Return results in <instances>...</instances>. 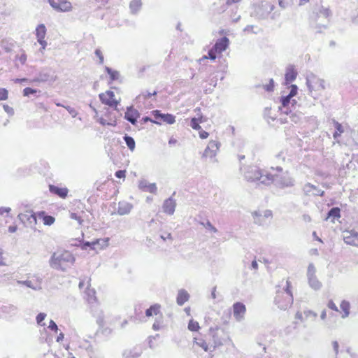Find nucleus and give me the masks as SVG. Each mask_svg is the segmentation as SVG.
I'll return each instance as SVG.
<instances>
[{"label": "nucleus", "mask_w": 358, "mask_h": 358, "mask_svg": "<svg viewBox=\"0 0 358 358\" xmlns=\"http://www.w3.org/2000/svg\"><path fill=\"white\" fill-rule=\"evenodd\" d=\"M75 257L68 250L55 252L50 259V266L56 270L65 271L75 262Z\"/></svg>", "instance_id": "1"}, {"label": "nucleus", "mask_w": 358, "mask_h": 358, "mask_svg": "<svg viewBox=\"0 0 358 358\" xmlns=\"http://www.w3.org/2000/svg\"><path fill=\"white\" fill-rule=\"evenodd\" d=\"M240 170L243 173L245 179L248 182H257L264 185H269L270 180L268 177V171L262 169L257 166H247L244 168L240 166Z\"/></svg>", "instance_id": "2"}, {"label": "nucleus", "mask_w": 358, "mask_h": 358, "mask_svg": "<svg viewBox=\"0 0 358 358\" xmlns=\"http://www.w3.org/2000/svg\"><path fill=\"white\" fill-rule=\"evenodd\" d=\"M289 92L286 95H282L280 97V106L279 110L282 114L289 115L292 110H296L299 107L297 101L293 99L298 93V87L296 85H291L289 87Z\"/></svg>", "instance_id": "3"}, {"label": "nucleus", "mask_w": 358, "mask_h": 358, "mask_svg": "<svg viewBox=\"0 0 358 358\" xmlns=\"http://www.w3.org/2000/svg\"><path fill=\"white\" fill-rule=\"evenodd\" d=\"M331 12L328 8L321 7L319 12L313 13L310 18V27L316 33H322L328 26V17Z\"/></svg>", "instance_id": "4"}, {"label": "nucleus", "mask_w": 358, "mask_h": 358, "mask_svg": "<svg viewBox=\"0 0 358 358\" xmlns=\"http://www.w3.org/2000/svg\"><path fill=\"white\" fill-rule=\"evenodd\" d=\"M274 302L281 310H287L293 303L291 282L288 280L286 281V286L282 290L276 291Z\"/></svg>", "instance_id": "5"}, {"label": "nucleus", "mask_w": 358, "mask_h": 358, "mask_svg": "<svg viewBox=\"0 0 358 358\" xmlns=\"http://www.w3.org/2000/svg\"><path fill=\"white\" fill-rule=\"evenodd\" d=\"M275 6L273 4L264 1L260 3L253 4L250 16L258 20H266L273 10Z\"/></svg>", "instance_id": "6"}, {"label": "nucleus", "mask_w": 358, "mask_h": 358, "mask_svg": "<svg viewBox=\"0 0 358 358\" xmlns=\"http://www.w3.org/2000/svg\"><path fill=\"white\" fill-rule=\"evenodd\" d=\"M268 177L271 180L269 185L273 183L276 187L280 189L293 187L295 183L294 179L289 175L288 171L275 175L268 172Z\"/></svg>", "instance_id": "7"}, {"label": "nucleus", "mask_w": 358, "mask_h": 358, "mask_svg": "<svg viewBox=\"0 0 358 358\" xmlns=\"http://www.w3.org/2000/svg\"><path fill=\"white\" fill-rule=\"evenodd\" d=\"M57 79V76L55 71L50 68H43L35 76L31 82L33 83H52Z\"/></svg>", "instance_id": "8"}, {"label": "nucleus", "mask_w": 358, "mask_h": 358, "mask_svg": "<svg viewBox=\"0 0 358 358\" xmlns=\"http://www.w3.org/2000/svg\"><path fill=\"white\" fill-rule=\"evenodd\" d=\"M99 97L102 103L115 109H117V106L120 103L119 101L115 99V94L111 90H107L105 93L99 94Z\"/></svg>", "instance_id": "9"}, {"label": "nucleus", "mask_w": 358, "mask_h": 358, "mask_svg": "<svg viewBox=\"0 0 358 358\" xmlns=\"http://www.w3.org/2000/svg\"><path fill=\"white\" fill-rule=\"evenodd\" d=\"M307 277L308 284L311 288L318 290L321 288L322 284L315 276V268L313 264H310L308 267Z\"/></svg>", "instance_id": "10"}, {"label": "nucleus", "mask_w": 358, "mask_h": 358, "mask_svg": "<svg viewBox=\"0 0 358 358\" xmlns=\"http://www.w3.org/2000/svg\"><path fill=\"white\" fill-rule=\"evenodd\" d=\"M342 236L346 244L358 247V231L355 229L345 230Z\"/></svg>", "instance_id": "11"}, {"label": "nucleus", "mask_w": 358, "mask_h": 358, "mask_svg": "<svg viewBox=\"0 0 358 358\" xmlns=\"http://www.w3.org/2000/svg\"><path fill=\"white\" fill-rule=\"evenodd\" d=\"M52 8L59 12H68L72 8L71 3L66 0H48Z\"/></svg>", "instance_id": "12"}, {"label": "nucleus", "mask_w": 358, "mask_h": 358, "mask_svg": "<svg viewBox=\"0 0 358 358\" xmlns=\"http://www.w3.org/2000/svg\"><path fill=\"white\" fill-rule=\"evenodd\" d=\"M240 1L241 0H218L213 3V10L217 13L221 14L226 11L229 6Z\"/></svg>", "instance_id": "13"}, {"label": "nucleus", "mask_w": 358, "mask_h": 358, "mask_svg": "<svg viewBox=\"0 0 358 358\" xmlns=\"http://www.w3.org/2000/svg\"><path fill=\"white\" fill-rule=\"evenodd\" d=\"M152 114L157 121L160 120L169 124H173L176 122L175 115L170 113H162L159 110H154L152 111Z\"/></svg>", "instance_id": "14"}, {"label": "nucleus", "mask_w": 358, "mask_h": 358, "mask_svg": "<svg viewBox=\"0 0 358 358\" xmlns=\"http://www.w3.org/2000/svg\"><path fill=\"white\" fill-rule=\"evenodd\" d=\"M140 115L141 114L138 110L134 108L133 106H130L127 107L124 118L129 122L132 125H136Z\"/></svg>", "instance_id": "15"}, {"label": "nucleus", "mask_w": 358, "mask_h": 358, "mask_svg": "<svg viewBox=\"0 0 358 358\" xmlns=\"http://www.w3.org/2000/svg\"><path fill=\"white\" fill-rule=\"evenodd\" d=\"M246 312V307L242 302H236L233 304V315L238 322L244 318Z\"/></svg>", "instance_id": "16"}, {"label": "nucleus", "mask_w": 358, "mask_h": 358, "mask_svg": "<svg viewBox=\"0 0 358 358\" xmlns=\"http://www.w3.org/2000/svg\"><path fill=\"white\" fill-rule=\"evenodd\" d=\"M298 75L297 71L294 69V66L290 65L289 66L287 69L285 74V81H284V85L287 86V87L289 89V87L292 85V83L294 81L296 78V76Z\"/></svg>", "instance_id": "17"}, {"label": "nucleus", "mask_w": 358, "mask_h": 358, "mask_svg": "<svg viewBox=\"0 0 358 358\" xmlns=\"http://www.w3.org/2000/svg\"><path fill=\"white\" fill-rule=\"evenodd\" d=\"M229 45V39L227 36H223L218 38L215 43L213 45V50L217 51L219 54H222L225 51Z\"/></svg>", "instance_id": "18"}, {"label": "nucleus", "mask_w": 358, "mask_h": 358, "mask_svg": "<svg viewBox=\"0 0 358 358\" xmlns=\"http://www.w3.org/2000/svg\"><path fill=\"white\" fill-rule=\"evenodd\" d=\"M310 78H312V80L309 78H306V85L308 88L310 93L312 92L313 89V85L311 84L312 83H315L317 85V90H324L325 89V86H324L325 82L323 79L318 78L314 75H312Z\"/></svg>", "instance_id": "19"}, {"label": "nucleus", "mask_w": 358, "mask_h": 358, "mask_svg": "<svg viewBox=\"0 0 358 358\" xmlns=\"http://www.w3.org/2000/svg\"><path fill=\"white\" fill-rule=\"evenodd\" d=\"M176 202L172 196L166 199L162 205L163 211L168 215H173L175 212Z\"/></svg>", "instance_id": "20"}, {"label": "nucleus", "mask_w": 358, "mask_h": 358, "mask_svg": "<svg viewBox=\"0 0 358 358\" xmlns=\"http://www.w3.org/2000/svg\"><path fill=\"white\" fill-rule=\"evenodd\" d=\"M17 307L13 304H6L0 307V313L4 317H13L17 313Z\"/></svg>", "instance_id": "21"}, {"label": "nucleus", "mask_w": 358, "mask_h": 358, "mask_svg": "<svg viewBox=\"0 0 358 358\" xmlns=\"http://www.w3.org/2000/svg\"><path fill=\"white\" fill-rule=\"evenodd\" d=\"M143 350L141 347L135 346L131 349H126L122 352L123 358H138L142 354Z\"/></svg>", "instance_id": "22"}, {"label": "nucleus", "mask_w": 358, "mask_h": 358, "mask_svg": "<svg viewBox=\"0 0 358 358\" xmlns=\"http://www.w3.org/2000/svg\"><path fill=\"white\" fill-rule=\"evenodd\" d=\"M49 190L50 193L57 195L62 199H65L67 195L69 190L66 187H59L58 186H55L54 185H49Z\"/></svg>", "instance_id": "23"}, {"label": "nucleus", "mask_w": 358, "mask_h": 358, "mask_svg": "<svg viewBox=\"0 0 358 358\" xmlns=\"http://www.w3.org/2000/svg\"><path fill=\"white\" fill-rule=\"evenodd\" d=\"M41 280L42 279H37V282L34 283L31 280H18L17 282L18 285H24L27 287L31 288L34 290H41L42 289L41 287Z\"/></svg>", "instance_id": "24"}, {"label": "nucleus", "mask_w": 358, "mask_h": 358, "mask_svg": "<svg viewBox=\"0 0 358 358\" xmlns=\"http://www.w3.org/2000/svg\"><path fill=\"white\" fill-rule=\"evenodd\" d=\"M132 208H133V206L128 202H125V201L119 202L117 213L120 215H127L130 213Z\"/></svg>", "instance_id": "25"}, {"label": "nucleus", "mask_w": 358, "mask_h": 358, "mask_svg": "<svg viewBox=\"0 0 358 358\" xmlns=\"http://www.w3.org/2000/svg\"><path fill=\"white\" fill-rule=\"evenodd\" d=\"M341 217V208L339 207H333L329 210L325 220L331 219V222H334L336 219Z\"/></svg>", "instance_id": "26"}, {"label": "nucleus", "mask_w": 358, "mask_h": 358, "mask_svg": "<svg viewBox=\"0 0 358 358\" xmlns=\"http://www.w3.org/2000/svg\"><path fill=\"white\" fill-rule=\"evenodd\" d=\"M189 294L185 289H180L178 291L176 302L178 306H182L186 301H188Z\"/></svg>", "instance_id": "27"}, {"label": "nucleus", "mask_w": 358, "mask_h": 358, "mask_svg": "<svg viewBox=\"0 0 358 358\" xmlns=\"http://www.w3.org/2000/svg\"><path fill=\"white\" fill-rule=\"evenodd\" d=\"M38 215L43 220V224L47 226L52 225L55 221V219L53 216L47 215L45 211L38 212Z\"/></svg>", "instance_id": "28"}, {"label": "nucleus", "mask_w": 358, "mask_h": 358, "mask_svg": "<svg viewBox=\"0 0 358 358\" xmlns=\"http://www.w3.org/2000/svg\"><path fill=\"white\" fill-rule=\"evenodd\" d=\"M142 7L141 0H131L129 3L130 12L133 15L137 14Z\"/></svg>", "instance_id": "29"}, {"label": "nucleus", "mask_w": 358, "mask_h": 358, "mask_svg": "<svg viewBox=\"0 0 358 358\" xmlns=\"http://www.w3.org/2000/svg\"><path fill=\"white\" fill-rule=\"evenodd\" d=\"M289 119L291 120V122L295 123V124H298L299 122H301L303 117V114L299 111L298 110H292V112L290 113H289Z\"/></svg>", "instance_id": "30"}, {"label": "nucleus", "mask_w": 358, "mask_h": 358, "mask_svg": "<svg viewBox=\"0 0 358 358\" xmlns=\"http://www.w3.org/2000/svg\"><path fill=\"white\" fill-rule=\"evenodd\" d=\"M104 69L107 74L109 76L111 82L116 81L120 79V74L119 71L114 70L107 66L104 67Z\"/></svg>", "instance_id": "31"}, {"label": "nucleus", "mask_w": 358, "mask_h": 358, "mask_svg": "<svg viewBox=\"0 0 358 358\" xmlns=\"http://www.w3.org/2000/svg\"><path fill=\"white\" fill-rule=\"evenodd\" d=\"M161 306L158 303H155L145 310V315L151 317L152 315H157L160 313Z\"/></svg>", "instance_id": "32"}, {"label": "nucleus", "mask_w": 358, "mask_h": 358, "mask_svg": "<svg viewBox=\"0 0 358 358\" xmlns=\"http://www.w3.org/2000/svg\"><path fill=\"white\" fill-rule=\"evenodd\" d=\"M157 94V91H154L153 92H142L140 94H138L136 97V100L138 102H143L145 100L150 99L152 96H156Z\"/></svg>", "instance_id": "33"}, {"label": "nucleus", "mask_w": 358, "mask_h": 358, "mask_svg": "<svg viewBox=\"0 0 358 358\" xmlns=\"http://www.w3.org/2000/svg\"><path fill=\"white\" fill-rule=\"evenodd\" d=\"M210 331L213 340V345L210 346V348H213L212 350H214L217 347L222 345L223 342L222 340L219 338L217 334L215 332V329H213L212 327L210 329Z\"/></svg>", "instance_id": "34"}, {"label": "nucleus", "mask_w": 358, "mask_h": 358, "mask_svg": "<svg viewBox=\"0 0 358 358\" xmlns=\"http://www.w3.org/2000/svg\"><path fill=\"white\" fill-rule=\"evenodd\" d=\"M99 243V241H83L80 243V247L83 250H96V244Z\"/></svg>", "instance_id": "35"}, {"label": "nucleus", "mask_w": 358, "mask_h": 358, "mask_svg": "<svg viewBox=\"0 0 358 358\" xmlns=\"http://www.w3.org/2000/svg\"><path fill=\"white\" fill-rule=\"evenodd\" d=\"M123 139L128 149L133 152L136 148V142L134 138L132 136H129L128 134H125L123 136Z\"/></svg>", "instance_id": "36"}, {"label": "nucleus", "mask_w": 358, "mask_h": 358, "mask_svg": "<svg viewBox=\"0 0 358 358\" xmlns=\"http://www.w3.org/2000/svg\"><path fill=\"white\" fill-rule=\"evenodd\" d=\"M46 27L43 24H38L36 28V36L38 38H45L46 35Z\"/></svg>", "instance_id": "37"}, {"label": "nucleus", "mask_w": 358, "mask_h": 358, "mask_svg": "<svg viewBox=\"0 0 358 358\" xmlns=\"http://www.w3.org/2000/svg\"><path fill=\"white\" fill-rule=\"evenodd\" d=\"M341 309L343 311L342 318H345L350 315V304L348 301L343 300L340 305Z\"/></svg>", "instance_id": "38"}, {"label": "nucleus", "mask_w": 358, "mask_h": 358, "mask_svg": "<svg viewBox=\"0 0 358 358\" xmlns=\"http://www.w3.org/2000/svg\"><path fill=\"white\" fill-rule=\"evenodd\" d=\"M218 55H220V54L218 52H217V51L214 50L213 48L212 47L208 50V55L207 56L205 55V56L202 57L199 59V62L201 63L203 61L208 59H209L212 61H215L216 59V58L217 57Z\"/></svg>", "instance_id": "39"}, {"label": "nucleus", "mask_w": 358, "mask_h": 358, "mask_svg": "<svg viewBox=\"0 0 358 358\" xmlns=\"http://www.w3.org/2000/svg\"><path fill=\"white\" fill-rule=\"evenodd\" d=\"M220 146V143L216 141H210L207 147L206 148V155H207L208 152L211 150V151H215L217 153V151L219 150Z\"/></svg>", "instance_id": "40"}, {"label": "nucleus", "mask_w": 358, "mask_h": 358, "mask_svg": "<svg viewBox=\"0 0 358 358\" xmlns=\"http://www.w3.org/2000/svg\"><path fill=\"white\" fill-rule=\"evenodd\" d=\"M40 92L41 91L39 90L29 87H25L22 91L23 96L27 97H29L31 95L37 96L36 94Z\"/></svg>", "instance_id": "41"}, {"label": "nucleus", "mask_w": 358, "mask_h": 358, "mask_svg": "<svg viewBox=\"0 0 358 358\" xmlns=\"http://www.w3.org/2000/svg\"><path fill=\"white\" fill-rule=\"evenodd\" d=\"M262 31V29L259 28L257 26L255 25H247L243 29V32L245 34H257Z\"/></svg>", "instance_id": "42"}, {"label": "nucleus", "mask_w": 358, "mask_h": 358, "mask_svg": "<svg viewBox=\"0 0 358 358\" xmlns=\"http://www.w3.org/2000/svg\"><path fill=\"white\" fill-rule=\"evenodd\" d=\"M31 213H32V210H27L24 213H20L17 215V217L23 224L27 225L29 221V215H30Z\"/></svg>", "instance_id": "43"}, {"label": "nucleus", "mask_w": 358, "mask_h": 358, "mask_svg": "<svg viewBox=\"0 0 358 358\" xmlns=\"http://www.w3.org/2000/svg\"><path fill=\"white\" fill-rule=\"evenodd\" d=\"M29 221L27 224V227H33L37 224V216L36 213L32 211V213L29 215Z\"/></svg>", "instance_id": "44"}, {"label": "nucleus", "mask_w": 358, "mask_h": 358, "mask_svg": "<svg viewBox=\"0 0 358 358\" xmlns=\"http://www.w3.org/2000/svg\"><path fill=\"white\" fill-rule=\"evenodd\" d=\"M252 216L254 218V222L255 224H257L259 225H261L264 222V219L261 213H259L257 211H255L252 213Z\"/></svg>", "instance_id": "45"}, {"label": "nucleus", "mask_w": 358, "mask_h": 358, "mask_svg": "<svg viewBox=\"0 0 358 358\" xmlns=\"http://www.w3.org/2000/svg\"><path fill=\"white\" fill-rule=\"evenodd\" d=\"M201 120L196 117H192L190 120V127L194 130H200L201 127L200 126Z\"/></svg>", "instance_id": "46"}, {"label": "nucleus", "mask_w": 358, "mask_h": 358, "mask_svg": "<svg viewBox=\"0 0 358 358\" xmlns=\"http://www.w3.org/2000/svg\"><path fill=\"white\" fill-rule=\"evenodd\" d=\"M200 327L199 322L194 320H190L188 323V329L191 331H197L199 329Z\"/></svg>", "instance_id": "47"}, {"label": "nucleus", "mask_w": 358, "mask_h": 358, "mask_svg": "<svg viewBox=\"0 0 358 358\" xmlns=\"http://www.w3.org/2000/svg\"><path fill=\"white\" fill-rule=\"evenodd\" d=\"M95 241H99V243L96 244V249H103V248L106 247L108 244L109 238H103V239H96Z\"/></svg>", "instance_id": "48"}, {"label": "nucleus", "mask_w": 358, "mask_h": 358, "mask_svg": "<svg viewBox=\"0 0 358 358\" xmlns=\"http://www.w3.org/2000/svg\"><path fill=\"white\" fill-rule=\"evenodd\" d=\"M46 317V314L44 313H40L36 317V322L38 325L45 326V323H43V320Z\"/></svg>", "instance_id": "49"}, {"label": "nucleus", "mask_w": 358, "mask_h": 358, "mask_svg": "<svg viewBox=\"0 0 358 358\" xmlns=\"http://www.w3.org/2000/svg\"><path fill=\"white\" fill-rule=\"evenodd\" d=\"M145 192H148L152 194H157V187L155 183H149L145 189Z\"/></svg>", "instance_id": "50"}, {"label": "nucleus", "mask_w": 358, "mask_h": 358, "mask_svg": "<svg viewBox=\"0 0 358 358\" xmlns=\"http://www.w3.org/2000/svg\"><path fill=\"white\" fill-rule=\"evenodd\" d=\"M196 343L199 346L201 347L204 351H212V350L210 349L211 348H209L208 345L204 340L201 339L199 341H196Z\"/></svg>", "instance_id": "51"}, {"label": "nucleus", "mask_w": 358, "mask_h": 358, "mask_svg": "<svg viewBox=\"0 0 358 358\" xmlns=\"http://www.w3.org/2000/svg\"><path fill=\"white\" fill-rule=\"evenodd\" d=\"M152 122V123H155L156 124H161V122H159V121H157V120H152L151 117H150L149 116H144L142 117V119L141 120V123L142 124H146L147 122Z\"/></svg>", "instance_id": "52"}, {"label": "nucleus", "mask_w": 358, "mask_h": 358, "mask_svg": "<svg viewBox=\"0 0 358 358\" xmlns=\"http://www.w3.org/2000/svg\"><path fill=\"white\" fill-rule=\"evenodd\" d=\"M201 224L205 227L207 229H209L214 233H216L217 231V229L211 224V222L209 220H207L206 223L201 222Z\"/></svg>", "instance_id": "53"}, {"label": "nucleus", "mask_w": 358, "mask_h": 358, "mask_svg": "<svg viewBox=\"0 0 358 358\" xmlns=\"http://www.w3.org/2000/svg\"><path fill=\"white\" fill-rule=\"evenodd\" d=\"M313 189H316V187L310 183H307L304 185L303 191L306 194H310Z\"/></svg>", "instance_id": "54"}, {"label": "nucleus", "mask_w": 358, "mask_h": 358, "mask_svg": "<svg viewBox=\"0 0 358 358\" xmlns=\"http://www.w3.org/2000/svg\"><path fill=\"white\" fill-rule=\"evenodd\" d=\"M217 153L215 152V151H211V150H210L207 155H206V150H204L203 153V156L202 157H209L212 159L213 162H215V157L216 156Z\"/></svg>", "instance_id": "55"}, {"label": "nucleus", "mask_w": 358, "mask_h": 358, "mask_svg": "<svg viewBox=\"0 0 358 358\" xmlns=\"http://www.w3.org/2000/svg\"><path fill=\"white\" fill-rule=\"evenodd\" d=\"M332 122H333L334 126L336 129V131H339V133L343 134L344 132V129H343L342 124L341 123H339L338 122H337L334 119L332 120Z\"/></svg>", "instance_id": "56"}, {"label": "nucleus", "mask_w": 358, "mask_h": 358, "mask_svg": "<svg viewBox=\"0 0 358 358\" xmlns=\"http://www.w3.org/2000/svg\"><path fill=\"white\" fill-rule=\"evenodd\" d=\"M94 54L95 55L99 58V64H103V62H104V57H103V55L102 54V52L101 51V50L99 48H96L94 51Z\"/></svg>", "instance_id": "57"}, {"label": "nucleus", "mask_w": 358, "mask_h": 358, "mask_svg": "<svg viewBox=\"0 0 358 358\" xmlns=\"http://www.w3.org/2000/svg\"><path fill=\"white\" fill-rule=\"evenodd\" d=\"M95 293H96V292L94 289H88L87 295H88V301L90 303H92V301H96Z\"/></svg>", "instance_id": "58"}, {"label": "nucleus", "mask_w": 358, "mask_h": 358, "mask_svg": "<svg viewBox=\"0 0 358 358\" xmlns=\"http://www.w3.org/2000/svg\"><path fill=\"white\" fill-rule=\"evenodd\" d=\"M8 92L5 88H0V101H4L8 99Z\"/></svg>", "instance_id": "59"}, {"label": "nucleus", "mask_w": 358, "mask_h": 358, "mask_svg": "<svg viewBox=\"0 0 358 358\" xmlns=\"http://www.w3.org/2000/svg\"><path fill=\"white\" fill-rule=\"evenodd\" d=\"M273 89H274V81L271 78L269 80V83L266 85L264 86V90L266 91V92H273Z\"/></svg>", "instance_id": "60"}, {"label": "nucleus", "mask_w": 358, "mask_h": 358, "mask_svg": "<svg viewBox=\"0 0 358 358\" xmlns=\"http://www.w3.org/2000/svg\"><path fill=\"white\" fill-rule=\"evenodd\" d=\"M48 328L55 332H57L58 330V327L57 324L52 320H50Z\"/></svg>", "instance_id": "61"}, {"label": "nucleus", "mask_w": 358, "mask_h": 358, "mask_svg": "<svg viewBox=\"0 0 358 358\" xmlns=\"http://www.w3.org/2000/svg\"><path fill=\"white\" fill-rule=\"evenodd\" d=\"M64 108L66 109V110L69 112L70 115H71L73 117H75L78 115V113L74 108L71 107L69 106H64Z\"/></svg>", "instance_id": "62"}, {"label": "nucleus", "mask_w": 358, "mask_h": 358, "mask_svg": "<svg viewBox=\"0 0 358 358\" xmlns=\"http://www.w3.org/2000/svg\"><path fill=\"white\" fill-rule=\"evenodd\" d=\"M292 2V0H278L279 6L282 8L287 7Z\"/></svg>", "instance_id": "63"}, {"label": "nucleus", "mask_w": 358, "mask_h": 358, "mask_svg": "<svg viewBox=\"0 0 358 358\" xmlns=\"http://www.w3.org/2000/svg\"><path fill=\"white\" fill-rule=\"evenodd\" d=\"M16 60H19L22 64H24L27 61V55L24 52L20 56L17 55L15 57Z\"/></svg>", "instance_id": "64"}]
</instances>
